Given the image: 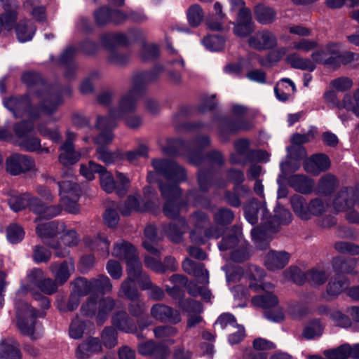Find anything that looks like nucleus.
Segmentation results:
<instances>
[{
  "mask_svg": "<svg viewBox=\"0 0 359 359\" xmlns=\"http://www.w3.org/2000/svg\"><path fill=\"white\" fill-rule=\"evenodd\" d=\"M151 165L154 171L148 172L147 182H158L161 196L166 201H178L181 191L178 183L187 180L186 170L175 161L154 158Z\"/></svg>",
  "mask_w": 359,
  "mask_h": 359,
  "instance_id": "obj_1",
  "label": "nucleus"
},
{
  "mask_svg": "<svg viewBox=\"0 0 359 359\" xmlns=\"http://www.w3.org/2000/svg\"><path fill=\"white\" fill-rule=\"evenodd\" d=\"M210 142V139L206 135L198 137L186 145L180 140H171L168 142V146L162 148V151L168 156H175L180 154V148L184 147L187 149L186 156L190 163L193 165L200 167L206 163L223 165L225 161L219 151L212 150L205 155L203 154L202 149L208 147Z\"/></svg>",
  "mask_w": 359,
  "mask_h": 359,
  "instance_id": "obj_2",
  "label": "nucleus"
},
{
  "mask_svg": "<svg viewBox=\"0 0 359 359\" xmlns=\"http://www.w3.org/2000/svg\"><path fill=\"white\" fill-rule=\"evenodd\" d=\"M21 81L42 100L39 107L43 114L50 115L56 111L61 102L60 98L50 92L49 87L39 73L32 71L25 72L22 74Z\"/></svg>",
  "mask_w": 359,
  "mask_h": 359,
  "instance_id": "obj_3",
  "label": "nucleus"
},
{
  "mask_svg": "<svg viewBox=\"0 0 359 359\" xmlns=\"http://www.w3.org/2000/svg\"><path fill=\"white\" fill-rule=\"evenodd\" d=\"M17 325L20 332L29 336L32 339H36L34 335L36 317H43L45 312H38L30 305L22 301H18L15 303Z\"/></svg>",
  "mask_w": 359,
  "mask_h": 359,
  "instance_id": "obj_4",
  "label": "nucleus"
},
{
  "mask_svg": "<svg viewBox=\"0 0 359 359\" xmlns=\"http://www.w3.org/2000/svg\"><path fill=\"white\" fill-rule=\"evenodd\" d=\"M261 219V224L251 231V235L256 246L260 250H265L272 240V235L278 232L281 226L268 210Z\"/></svg>",
  "mask_w": 359,
  "mask_h": 359,
  "instance_id": "obj_5",
  "label": "nucleus"
},
{
  "mask_svg": "<svg viewBox=\"0 0 359 359\" xmlns=\"http://www.w3.org/2000/svg\"><path fill=\"white\" fill-rule=\"evenodd\" d=\"M254 306L264 309V316L269 320L279 322L284 318L283 310L278 306L277 297L271 292H264L262 294L252 299Z\"/></svg>",
  "mask_w": 359,
  "mask_h": 359,
  "instance_id": "obj_6",
  "label": "nucleus"
},
{
  "mask_svg": "<svg viewBox=\"0 0 359 359\" xmlns=\"http://www.w3.org/2000/svg\"><path fill=\"white\" fill-rule=\"evenodd\" d=\"M4 106L13 113L15 118H18L27 115L32 119L40 116L39 111L34 108L28 95L10 97L4 100Z\"/></svg>",
  "mask_w": 359,
  "mask_h": 359,
  "instance_id": "obj_7",
  "label": "nucleus"
},
{
  "mask_svg": "<svg viewBox=\"0 0 359 359\" xmlns=\"http://www.w3.org/2000/svg\"><path fill=\"white\" fill-rule=\"evenodd\" d=\"M233 114L238 117V121L224 118L222 120L219 128V136L223 141L228 140V135L234 134L239 130H248L250 128V124L245 121L243 117L247 113V109L241 105H235L232 108Z\"/></svg>",
  "mask_w": 359,
  "mask_h": 359,
  "instance_id": "obj_8",
  "label": "nucleus"
},
{
  "mask_svg": "<svg viewBox=\"0 0 359 359\" xmlns=\"http://www.w3.org/2000/svg\"><path fill=\"white\" fill-rule=\"evenodd\" d=\"M34 166V159L24 154H13L6 161V171L12 175H18L29 171Z\"/></svg>",
  "mask_w": 359,
  "mask_h": 359,
  "instance_id": "obj_9",
  "label": "nucleus"
},
{
  "mask_svg": "<svg viewBox=\"0 0 359 359\" xmlns=\"http://www.w3.org/2000/svg\"><path fill=\"white\" fill-rule=\"evenodd\" d=\"M163 70L162 67H156L149 71L135 73L132 77L131 87L142 94L148 85L158 81Z\"/></svg>",
  "mask_w": 359,
  "mask_h": 359,
  "instance_id": "obj_10",
  "label": "nucleus"
},
{
  "mask_svg": "<svg viewBox=\"0 0 359 359\" xmlns=\"http://www.w3.org/2000/svg\"><path fill=\"white\" fill-rule=\"evenodd\" d=\"M141 93L130 87L123 95L121 96L117 108L111 109L112 116L123 117L125 115L133 112L137 108V102Z\"/></svg>",
  "mask_w": 359,
  "mask_h": 359,
  "instance_id": "obj_11",
  "label": "nucleus"
},
{
  "mask_svg": "<svg viewBox=\"0 0 359 359\" xmlns=\"http://www.w3.org/2000/svg\"><path fill=\"white\" fill-rule=\"evenodd\" d=\"M254 30L255 23L252 21L250 9L243 8L238 11L233 29V33L239 37H246L250 36Z\"/></svg>",
  "mask_w": 359,
  "mask_h": 359,
  "instance_id": "obj_12",
  "label": "nucleus"
},
{
  "mask_svg": "<svg viewBox=\"0 0 359 359\" xmlns=\"http://www.w3.org/2000/svg\"><path fill=\"white\" fill-rule=\"evenodd\" d=\"M150 314L153 318L162 323L177 324L181 321L179 311L164 304L158 303L153 305Z\"/></svg>",
  "mask_w": 359,
  "mask_h": 359,
  "instance_id": "obj_13",
  "label": "nucleus"
},
{
  "mask_svg": "<svg viewBox=\"0 0 359 359\" xmlns=\"http://www.w3.org/2000/svg\"><path fill=\"white\" fill-rule=\"evenodd\" d=\"M48 270L53 274L58 284H65L75 271L74 262L72 259L62 262H53L48 266Z\"/></svg>",
  "mask_w": 359,
  "mask_h": 359,
  "instance_id": "obj_14",
  "label": "nucleus"
},
{
  "mask_svg": "<svg viewBox=\"0 0 359 359\" xmlns=\"http://www.w3.org/2000/svg\"><path fill=\"white\" fill-rule=\"evenodd\" d=\"M138 353L151 359H166L169 355L167 347L153 340L141 342L137 346Z\"/></svg>",
  "mask_w": 359,
  "mask_h": 359,
  "instance_id": "obj_15",
  "label": "nucleus"
},
{
  "mask_svg": "<svg viewBox=\"0 0 359 359\" xmlns=\"http://www.w3.org/2000/svg\"><path fill=\"white\" fill-rule=\"evenodd\" d=\"M65 229L66 225L64 222L54 220L38 224L36 227V233L45 244V241L50 242V239L64 232Z\"/></svg>",
  "mask_w": 359,
  "mask_h": 359,
  "instance_id": "obj_16",
  "label": "nucleus"
},
{
  "mask_svg": "<svg viewBox=\"0 0 359 359\" xmlns=\"http://www.w3.org/2000/svg\"><path fill=\"white\" fill-rule=\"evenodd\" d=\"M182 267L184 272L194 276L199 283L205 285L209 283V272L205 268L204 264L185 258Z\"/></svg>",
  "mask_w": 359,
  "mask_h": 359,
  "instance_id": "obj_17",
  "label": "nucleus"
},
{
  "mask_svg": "<svg viewBox=\"0 0 359 359\" xmlns=\"http://www.w3.org/2000/svg\"><path fill=\"white\" fill-rule=\"evenodd\" d=\"M248 43L250 47L258 50L271 49L276 46L277 39L272 32L263 30L257 32L254 36L250 37Z\"/></svg>",
  "mask_w": 359,
  "mask_h": 359,
  "instance_id": "obj_18",
  "label": "nucleus"
},
{
  "mask_svg": "<svg viewBox=\"0 0 359 359\" xmlns=\"http://www.w3.org/2000/svg\"><path fill=\"white\" fill-rule=\"evenodd\" d=\"M163 229L172 242L179 243L182 242L183 235L188 229V225L184 217H179L177 220L164 224Z\"/></svg>",
  "mask_w": 359,
  "mask_h": 359,
  "instance_id": "obj_19",
  "label": "nucleus"
},
{
  "mask_svg": "<svg viewBox=\"0 0 359 359\" xmlns=\"http://www.w3.org/2000/svg\"><path fill=\"white\" fill-rule=\"evenodd\" d=\"M330 167V161L327 156L323 154H316L304 162V170L311 174L318 175Z\"/></svg>",
  "mask_w": 359,
  "mask_h": 359,
  "instance_id": "obj_20",
  "label": "nucleus"
},
{
  "mask_svg": "<svg viewBox=\"0 0 359 359\" xmlns=\"http://www.w3.org/2000/svg\"><path fill=\"white\" fill-rule=\"evenodd\" d=\"M355 203V191L352 188L341 189L335 196L333 206L336 211L342 212L352 208Z\"/></svg>",
  "mask_w": 359,
  "mask_h": 359,
  "instance_id": "obj_21",
  "label": "nucleus"
},
{
  "mask_svg": "<svg viewBox=\"0 0 359 359\" xmlns=\"http://www.w3.org/2000/svg\"><path fill=\"white\" fill-rule=\"evenodd\" d=\"M32 212L38 215L40 219H49L57 216L62 212L60 205H47L39 198L32 200Z\"/></svg>",
  "mask_w": 359,
  "mask_h": 359,
  "instance_id": "obj_22",
  "label": "nucleus"
},
{
  "mask_svg": "<svg viewBox=\"0 0 359 359\" xmlns=\"http://www.w3.org/2000/svg\"><path fill=\"white\" fill-rule=\"evenodd\" d=\"M102 351V344L98 338L89 337L80 344L76 350L77 359H88L92 355Z\"/></svg>",
  "mask_w": 359,
  "mask_h": 359,
  "instance_id": "obj_23",
  "label": "nucleus"
},
{
  "mask_svg": "<svg viewBox=\"0 0 359 359\" xmlns=\"http://www.w3.org/2000/svg\"><path fill=\"white\" fill-rule=\"evenodd\" d=\"M290 257V255L285 251L271 250L265 257L264 264L271 271L281 269L287 264Z\"/></svg>",
  "mask_w": 359,
  "mask_h": 359,
  "instance_id": "obj_24",
  "label": "nucleus"
},
{
  "mask_svg": "<svg viewBox=\"0 0 359 359\" xmlns=\"http://www.w3.org/2000/svg\"><path fill=\"white\" fill-rule=\"evenodd\" d=\"M112 325L119 330L130 333L136 330L133 320L123 310L115 312L111 317Z\"/></svg>",
  "mask_w": 359,
  "mask_h": 359,
  "instance_id": "obj_25",
  "label": "nucleus"
},
{
  "mask_svg": "<svg viewBox=\"0 0 359 359\" xmlns=\"http://www.w3.org/2000/svg\"><path fill=\"white\" fill-rule=\"evenodd\" d=\"M116 306V301L111 297H104L98 300V313L97 316V324L98 325H102L108 320Z\"/></svg>",
  "mask_w": 359,
  "mask_h": 359,
  "instance_id": "obj_26",
  "label": "nucleus"
},
{
  "mask_svg": "<svg viewBox=\"0 0 359 359\" xmlns=\"http://www.w3.org/2000/svg\"><path fill=\"white\" fill-rule=\"evenodd\" d=\"M60 189V201L66 204V201L70 198L78 200L81 196V189L79 185L72 181H62L58 182Z\"/></svg>",
  "mask_w": 359,
  "mask_h": 359,
  "instance_id": "obj_27",
  "label": "nucleus"
},
{
  "mask_svg": "<svg viewBox=\"0 0 359 359\" xmlns=\"http://www.w3.org/2000/svg\"><path fill=\"white\" fill-rule=\"evenodd\" d=\"M350 285L349 280L344 276L337 274L332 277L327 285L326 292L330 297H336Z\"/></svg>",
  "mask_w": 359,
  "mask_h": 359,
  "instance_id": "obj_28",
  "label": "nucleus"
},
{
  "mask_svg": "<svg viewBox=\"0 0 359 359\" xmlns=\"http://www.w3.org/2000/svg\"><path fill=\"white\" fill-rule=\"evenodd\" d=\"M336 44H328L325 48L318 50L311 54L313 61L333 68Z\"/></svg>",
  "mask_w": 359,
  "mask_h": 359,
  "instance_id": "obj_29",
  "label": "nucleus"
},
{
  "mask_svg": "<svg viewBox=\"0 0 359 359\" xmlns=\"http://www.w3.org/2000/svg\"><path fill=\"white\" fill-rule=\"evenodd\" d=\"M0 357L5 359H21L19 344L13 339L2 341L0 344Z\"/></svg>",
  "mask_w": 359,
  "mask_h": 359,
  "instance_id": "obj_30",
  "label": "nucleus"
},
{
  "mask_svg": "<svg viewBox=\"0 0 359 359\" xmlns=\"http://www.w3.org/2000/svg\"><path fill=\"white\" fill-rule=\"evenodd\" d=\"M198 183L200 189L204 192L208 191L213 184L218 187H223L226 184V182L224 180L221 183L216 182L213 170H205L202 168H200L198 172Z\"/></svg>",
  "mask_w": 359,
  "mask_h": 359,
  "instance_id": "obj_31",
  "label": "nucleus"
},
{
  "mask_svg": "<svg viewBox=\"0 0 359 359\" xmlns=\"http://www.w3.org/2000/svg\"><path fill=\"white\" fill-rule=\"evenodd\" d=\"M330 355L336 359H359V344L353 346L344 344L328 352Z\"/></svg>",
  "mask_w": 359,
  "mask_h": 359,
  "instance_id": "obj_32",
  "label": "nucleus"
},
{
  "mask_svg": "<svg viewBox=\"0 0 359 359\" xmlns=\"http://www.w3.org/2000/svg\"><path fill=\"white\" fill-rule=\"evenodd\" d=\"M254 15L259 23L270 25L276 19V11L271 7L259 4L254 7Z\"/></svg>",
  "mask_w": 359,
  "mask_h": 359,
  "instance_id": "obj_33",
  "label": "nucleus"
},
{
  "mask_svg": "<svg viewBox=\"0 0 359 359\" xmlns=\"http://www.w3.org/2000/svg\"><path fill=\"white\" fill-rule=\"evenodd\" d=\"M288 184L296 191L304 194L311 193L314 184L312 180L303 175L291 176L288 180Z\"/></svg>",
  "mask_w": 359,
  "mask_h": 359,
  "instance_id": "obj_34",
  "label": "nucleus"
},
{
  "mask_svg": "<svg viewBox=\"0 0 359 359\" xmlns=\"http://www.w3.org/2000/svg\"><path fill=\"white\" fill-rule=\"evenodd\" d=\"M36 196H31L29 193L23 194H13L8 199V203L10 208L15 212L20 211L28 206L32 211V200L36 198Z\"/></svg>",
  "mask_w": 359,
  "mask_h": 359,
  "instance_id": "obj_35",
  "label": "nucleus"
},
{
  "mask_svg": "<svg viewBox=\"0 0 359 359\" xmlns=\"http://www.w3.org/2000/svg\"><path fill=\"white\" fill-rule=\"evenodd\" d=\"M244 212L246 219L252 224H256L258 221V214L262 212V217L267 213V209L264 205L256 200L250 201L244 206Z\"/></svg>",
  "mask_w": 359,
  "mask_h": 359,
  "instance_id": "obj_36",
  "label": "nucleus"
},
{
  "mask_svg": "<svg viewBox=\"0 0 359 359\" xmlns=\"http://www.w3.org/2000/svg\"><path fill=\"white\" fill-rule=\"evenodd\" d=\"M357 262L355 259H344L336 257L332 261L333 269L338 274L358 275V272L355 270Z\"/></svg>",
  "mask_w": 359,
  "mask_h": 359,
  "instance_id": "obj_37",
  "label": "nucleus"
},
{
  "mask_svg": "<svg viewBox=\"0 0 359 359\" xmlns=\"http://www.w3.org/2000/svg\"><path fill=\"white\" fill-rule=\"evenodd\" d=\"M292 208L295 215L302 219H309V203L306 198L300 195H294L290 198Z\"/></svg>",
  "mask_w": 359,
  "mask_h": 359,
  "instance_id": "obj_38",
  "label": "nucleus"
},
{
  "mask_svg": "<svg viewBox=\"0 0 359 359\" xmlns=\"http://www.w3.org/2000/svg\"><path fill=\"white\" fill-rule=\"evenodd\" d=\"M137 255L136 249L130 243L126 241H121L115 243L112 255L120 259H128Z\"/></svg>",
  "mask_w": 359,
  "mask_h": 359,
  "instance_id": "obj_39",
  "label": "nucleus"
},
{
  "mask_svg": "<svg viewBox=\"0 0 359 359\" xmlns=\"http://www.w3.org/2000/svg\"><path fill=\"white\" fill-rule=\"evenodd\" d=\"M135 279L126 278L120 285L118 297H125L129 300L138 299L140 297V293L135 285Z\"/></svg>",
  "mask_w": 359,
  "mask_h": 359,
  "instance_id": "obj_40",
  "label": "nucleus"
},
{
  "mask_svg": "<svg viewBox=\"0 0 359 359\" xmlns=\"http://www.w3.org/2000/svg\"><path fill=\"white\" fill-rule=\"evenodd\" d=\"M241 233V228L237 226H233L231 231L219 243V249L221 251H226L236 247L238 244Z\"/></svg>",
  "mask_w": 359,
  "mask_h": 359,
  "instance_id": "obj_41",
  "label": "nucleus"
},
{
  "mask_svg": "<svg viewBox=\"0 0 359 359\" xmlns=\"http://www.w3.org/2000/svg\"><path fill=\"white\" fill-rule=\"evenodd\" d=\"M61 154L59 155V161L65 166L75 164L80 159L81 155L75 151L74 146L61 145Z\"/></svg>",
  "mask_w": 359,
  "mask_h": 359,
  "instance_id": "obj_42",
  "label": "nucleus"
},
{
  "mask_svg": "<svg viewBox=\"0 0 359 359\" xmlns=\"http://www.w3.org/2000/svg\"><path fill=\"white\" fill-rule=\"evenodd\" d=\"M286 61L292 67L295 69L308 70L309 72H312L316 69V65L309 58L302 57L295 53L289 55L286 58Z\"/></svg>",
  "mask_w": 359,
  "mask_h": 359,
  "instance_id": "obj_43",
  "label": "nucleus"
},
{
  "mask_svg": "<svg viewBox=\"0 0 359 359\" xmlns=\"http://www.w3.org/2000/svg\"><path fill=\"white\" fill-rule=\"evenodd\" d=\"M15 30L18 40L25 42L32 39L36 27L30 21H25L19 22L15 27Z\"/></svg>",
  "mask_w": 359,
  "mask_h": 359,
  "instance_id": "obj_44",
  "label": "nucleus"
},
{
  "mask_svg": "<svg viewBox=\"0 0 359 359\" xmlns=\"http://www.w3.org/2000/svg\"><path fill=\"white\" fill-rule=\"evenodd\" d=\"M90 285L93 292L102 294L111 292L113 287L110 279L105 275H100L96 278H92Z\"/></svg>",
  "mask_w": 359,
  "mask_h": 359,
  "instance_id": "obj_45",
  "label": "nucleus"
},
{
  "mask_svg": "<svg viewBox=\"0 0 359 359\" xmlns=\"http://www.w3.org/2000/svg\"><path fill=\"white\" fill-rule=\"evenodd\" d=\"M80 311L82 316L87 318H95L97 321V316L98 313V300L97 297L92 295L86 299L82 304Z\"/></svg>",
  "mask_w": 359,
  "mask_h": 359,
  "instance_id": "obj_46",
  "label": "nucleus"
},
{
  "mask_svg": "<svg viewBox=\"0 0 359 359\" xmlns=\"http://www.w3.org/2000/svg\"><path fill=\"white\" fill-rule=\"evenodd\" d=\"M345 109L351 111L359 117V88L354 93L352 97L350 94H346L339 105V109Z\"/></svg>",
  "mask_w": 359,
  "mask_h": 359,
  "instance_id": "obj_47",
  "label": "nucleus"
},
{
  "mask_svg": "<svg viewBox=\"0 0 359 359\" xmlns=\"http://www.w3.org/2000/svg\"><path fill=\"white\" fill-rule=\"evenodd\" d=\"M116 208L123 216H129L133 211L140 212V205L137 198L133 196H128L124 203H117Z\"/></svg>",
  "mask_w": 359,
  "mask_h": 359,
  "instance_id": "obj_48",
  "label": "nucleus"
},
{
  "mask_svg": "<svg viewBox=\"0 0 359 359\" xmlns=\"http://www.w3.org/2000/svg\"><path fill=\"white\" fill-rule=\"evenodd\" d=\"M25 10H30L29 13L32 18L39 22L46 20V8L44 6H34L32 0H26L23 3Z\"/></svg>",
  "mask_w": 359,
  "mask_h": 359,
  "instance_id": "obj_49",
  "label": "nucleus"
},
{
  "mask_svg": "<svg viewBox=\"0 0 359 359\" xmlns=\"http://www.w3.org/2000/svg\"><path fill=\"white\" fill-rule=\"evenodd\" d=\"M188 22L193 27H198L203 20L204 13L198 4L191 5L187 11Z\"/></svg>",
  "mask_w": 359,
  "mask_h": 359,
  "instance_id": "obj_50",
  "label": "nucleus"
},
{
  "mask_svg": "<svg viewBox=\"0 0 359 359\" xmlns=\"http://www.w3.org/2000/svg\"><path fill=\"white\" fill-rule=\"evenodd\" d=\"M287 49L281 48L270 51L265 57L258 59L259 63L262 67H270L273 64L278 62L286 54Z\"/></svg>",
  "mask_w": 359,
  "mask_h": 359,
  "instance_id": "obj_51",
  "label": "nucleus"
},
{
  "mask_svg": "<svg viewBox=\"0 0 359 359\" xmlns=\"http://www.w3.org/2000/svg\"><path fill=\"white\" fill-rule=\"evenodd\" d=\"M97 158L106 165L111 164L116 160L121 158V154L118 151H111L107 147H97L96 149Z\"/></svg>",
  "mask_w": 359,
  "mask_h": 359,
  "instance_id": "obj_52",
  "label": "nucleus"
},
{
  "mask_svg": "<svg viewBox=\"0 0 359 359\" xmlns=\"http://www.w3.org/2000/svg\"><path fill=\"white\" fill-rule=\"evenodd\" d=\"M17 144L28 152L38 151L41 148V140L36 136L27 135L21 140H17Z\"/></svg>",
  "mask_w": 359,
  "mask_h": 359,
  "instance_id": "obj_53",
  "label": "nucleus"
},
{
  "mask_svg": "<svg viewBox=\"0 0 359 359\" xmlns=\"http://www.w3.org/2000/svg\"><path fill=\"white\" fill-rule=\"evenodd\" d=\"M121 118V117H115L112 116L111 110L107 116H97V121L95 128L98 130L111 131L116 128V119Z\"/></svg>",
  "mask_w": 359,
  "mask_h": 359,
  "instance_id": "obj_54",
  "label": "nucleus"
},
{
  "mask_svg": "<svg viewBox=\"0 0 359 359\" xmlns=\"http://www.w3.org/2000/svg\"><path fill=\"white\" fill-rule=\"evenodd\" d=\"M34 128L32 121H21L13 125V130L18 140H21L27 137Z\"/></svg>",
  "mask_w": 359,
  "mask_h": 359,
  "instance_id": "obj_55",
  "label": "nucleus"
},
{
  "mask_svg": "<svg viewBox=\"0 0 359 359\" xmlns=\"http://www.w3.org/2000/svg\"><path fill=\"white\" fill-rule=\"evenodd\" d=\"M93 16L98 27H104L111 22V8L102 6L94 11Z\"/></svg>",
  "mask_w": 359,
  "mask_h": 359,
  "instance_id": "obj_56",
  "label": "nucleus"
},
{
  "mask_svg": "<svg viewBox=\"0 0 359 359\" xmlns=\"http://www.w3.org/2000/svg\"><path fill=\"white\" fill-rule=\"evenodd\" d=\"M126 262V272L128 274L127 278H130L131 279H136L137 276L143 272L142 264L140 260L139 259L137 255H135L133 257L128 259Z\"/></svg>",
  "mask_w": 359,
  "mask_h": 359,
  "instance_id": "obj_57",
  "label": "nucleus"
},
{
  "mask_svg": "<svg viewBox=\"0 0 359 359\" xmlns=\"http://www.w3.org/2000/svg\"><path fill=\"white\" fill-rule=\"evenodd\" d=\"M101 339L104 346L107 348H112L118 344L117 332L113 327H104L101 334Z\"/></svg>",
  "mask_w": 359,
  "mask_h": 359,
  "instance_id": "obj_58",
  "label": "nucleus"
},
{
  "mask_svg": "<svg viewBox=\"0 0 359 359\" xmlns=\"http://www.w3.org/2000/svg\"><path fill=\"white\" fill-rule=\"evenodd\" d=\"M325 271L313 269L306 272V282L311 285H323L328 278Z\"/></svg>",
  "mask_w": 359,
  "mask_h": 359,
  "instance_id": "obj_59",
  "label": "nucleus"
},
{
  "mask_svg": "<svg viewBox=\"0 0 359 359\" xmlns=\"http://www.w3.org/2000/svg\"><path fill=\"white\" fill-rule=\"evenodd\" d=\"M225 40L219 35H210L203 39V43L211 51H219L224 47Z\"/></svg>",
  "mask_w": 359,
  "mask_h": 359,
  "instance_id": "obj_60",
  "label": "nucleus"
},
{
  "mask_svg": "<svg viewBox=\"0 0 359 359\" xmlns=\"http://www.w3.org/2000/svg\"><path fill=\"white\" fill-rule=\"evenodd\" d=\"M52 257L50 250L44 246L37 245L34 246L32 259L36 264L48 263Z\"/></svg>",
  "mask_w": 359,
  "mask_h": 359,
  "instance_id": "obj_61",
  "label": "nucleus"
},
{
  "mask_svg": "<svg viewBox=\"0 0 359 359\" xmlns=\"http://www.w3.org/2000/svg\"><path fill=\"white\" fill-rule=\"evenodd\" d=\"M130 55L128 53H122L116 50H110L107 60L111 65L117 67L126 65L129 62Z\"/></svg>",
  "mask_w": 359,
  "mask_h": 359,
  "instance_id": "obj_62",
  "label": "nucleus"
},
{
  "mask_svg": "<svg viewBox=\"0 0 359 359\" xmlns=\"http://www.w3.org/2000/svg\"><path fill=\"white\" fill-rule=\"evenodd\" d=\"M105 172V168L90 161L88 165H81L80 172L88 180L94 179V172L102 173Z\"/></svg>",
  "mask_w": 359,
  "mask_h": 359,
  "instance_id": "obj_63",
  "label": "nucleus"
},
{
  "mask_svg": "<svg viewBox=\"0 0 359 359\" xmlns=\"http://www.w3.org/2000/svg\"><path fill=\"white\" fill-rule=\"evenodd\" d=\"M100 78V73L93 71L83 81L80 86V91L83 95L92 94L94 92L93 82Z\"/></svg>",
  "mask_w": 359,
  "mask_h": 359,
  "instance_id": "obj_64",
  "label": "nucleus"
}]
</instances>
